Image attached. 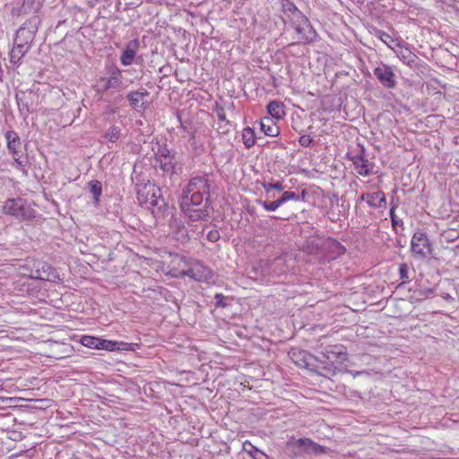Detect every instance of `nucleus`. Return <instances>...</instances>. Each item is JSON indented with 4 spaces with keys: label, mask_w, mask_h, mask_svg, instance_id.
<instances>
[{
    "label": "nucleus",
    "mask_w": 459,
    "mask_h": 459,
    "mask_svg": "<svg viewBox=\"0 0 459 459\" xmlns=\"http://www.w3.org/2000/svg\"><path fill=\"white\" fill-rule=\"evenodd\" d=\"M327 299V297H325V298H319V301H322L324 299Z\"/></svg>",
    "instance_id": "55"
},
{
    "label": "nucleus",
    "mask_w": 459,
    "mask_h": 459,
    "mask_svg": "<svg viewBox=\"0 0 459 459\" xmlns=\"http://www.w3.org/2000/svg\"><path fill=\"white\" fill-rule=\"evenodd\" d=\"M347 159L352 162L354 169L359 176L368 177L377 173L374 171L375 163L366 158L365 148L361 145L357 152L347 153Z\"/></svg>",
    "instance_id": "11"
},
{
    "label": "nucleus",
    "mask_w": 459,
    "mask_h": 459,
    "mask_svg": "<svg viewBox=\"0 0 459 459\" xmlns=\"http://www.w3.org/2000/svg\"><path fill=\"white\" fill-rule=\"evenodd\" d=\"M344 252L345 247L336 239L317 236V264L325 265L340 257Z\"/></svg>",
    "instance_id": "4"
},
{
    "label": "nucleus",
    "mask_w": 459,
    "mask_h": 459,
    "mask_svg": "<svg viewBox=\"0 0 459 459\" xmlns=\"http://www.w3.org/2000/svg\"><path fill=\"white\" fill-rule=\"evenodd\" d=\"M268 262L264 259H259L255 262L251 267L247 270V275L249 278L254 280H260L266 276H270Z\"/></svg>",
    "instance_id": "22"
},
{
    "label": "nucleus",
    "mask_w": 459,
    "mask_h": 459,
    "mask_svg": "<svg viewBox=\"0 0 459 459\" xmlns=\"http://www.w3.org/2000/svg\"><path fill=\"white\" fill-rule=\"evenodd\" d=\"M4 137L6 139V145L10 154H12L17 168H24L27 163V158L22 159L20 157L19 148L22 145V141L18 134L13 130H8Z\"/></svg>",
    "instance_id": "15"
},
{
    "label": "nucleus",
    "mask_w": 459,
    "mask_h": 459,
    "mask_svg": "<svg viewBox=\"0 0 459 459\" xmlns=\"http://www.w3.org/2000/svg\"><path fill=\"white\" fill-rule=\"evenodd\" d=\"M5 214L12 215L22 221L35 218V210L25 199L21 197L7 199L3 207Z\"/></svg>",
    "instance_id": "7"
},
{
    "label": "nucleus",
    "mask_w": 459,
    "mask_h": 459,
    "mask_svg": "<svg viewBox=\"0 0 459 459\" xmlns=\"http://www.w3.org/2000/svg\"><path fill=\"white\" fill-rule=\"evenodd\" d=\"M210 191L211 185L207 176H195L189 180L182 195H187V200L192 204H204L207 198L208 203H211Z\"/></svg>",
    "instance_id": "3"
},
{
    "label": "nucleus",
    "mask_w": 459,
    "mask_h": 459,
    "mask_svg": "<svg viewBox=\"0 0 459 459\" xmlns=\"http://www.w3.org/2000/svg\"><path fill=\"white\" fill-rule=\"evenodd\" d=\"M116 341H110L100 338L99 350H105L108 351H116Z\"/></svg>",
    "instance_id": "37"
},
{
    "label": "nucleus",
    "mask_w": 459,
    "mask_h": 459,
    "mask_svg": "<svg viewBox=\"0 0 459 459\" xmlns=\"http://www.w3.org/2000/svg\"><path fill=\"white\" fill-rule=\"evenodd\" d=\"M148 95L149 92L146 90H143V91H134L127 93L126 99L129 101V106L133 109L140 111L141 109L144 110L147 108L144 98Z\"/></svg>",
    "instance_id": "23"
},
{
    "label": "nucleus",
    "mask_w": 459,
    "mask_h": 459,
    "mask_svg": "<svg viewBox=\"0 0 459 459\" xmlns=\"http://www.w3.org/2000/svg\"><path fill=\"white\" fill-rule=\"evenodd\" d=\"M34 3V0H24L23 1V6H31Z\"/></svg>",
    "instance_id": "51"
},
{
    "label": "nucleus",
    "mask_w": 459,
    "mask_h": 459,
    "mask_svg": "<svg viewBox=\"0 0 459 459\" xmlns=\"http://www.w3.org/2000/svg\"><path fill=\"white\" fill-rule=\"evenodd\" d=\"M179 207L182 212L188 218L189 221L195 222L198 221L207 220L210 215L211 203H208V198L204 204H192L187 200V195H182Z\"/></svg>",
    "instance_id": "8"
},
{
    "label": "nucleus",
    "mask_w": 459,
    "mask_h": 459,
    "mask_svg": "<svg viewBox=\"0 0 459 459\" xmlns=\"http://www.w3.org/2000/svg\"><path fill=\"white\" fill-rule=\"evenodd\" d=\"M317 344V394L326 395L325 389L333 390L334 383L331 376L335 375L336 369L347 359L346 348L342 344Z\"/></svg>",
    "instance_id": "1"
},
{
    "label": "nucleus",
    "mask_w": 459,
    "mask_h": 459,
    "mask_svg": "<svg viewBox=\"0 0 459 459\" xmlns=\"http://www.w3.org/2000/svg\"><path fill=\"white\" fill-rule=\"evenodd\" d=\"M359 201H365L369 207L375 209L384 208L386 204L385 195L383 191L379 190L374 193H363L359 196Z\"/></svg>",
    "instance_id": "19"
},
{
    "label": "nucleus",
    "mask_w": 459,
    "mask_h": 459,
    "mask_svg": "<svg viewBox=\"0 0 459 459\" xmlns=\"http://www.w3.org/2000/svg\"><path fill=\"white\" fill-rule=\"evenodd\" d=\"M411 251L412 255L418 259H423L431 255L432 245L426 232L418 230L413 234L411 241Z\"/></svg>",
    "instance_id": "14"
},
{
    "label": "nucleus",
    "mask_w": 459,
    "mask_h": 459,
    "mask_svg": "<svg viewBox=\"0 0 459 459\" xmlns=\"http://www.w3.org/2000/svg\"><path fill=\"white\" fill-rule=\"evenodd\" d=\"M243 447L244 450L247 452L254 459H268L267 455L253 446L250 442H245Z\"/></svg>",
    "instance_id": "31"
},
{
    "label": "nucleus",
    "mask_w": 459,
    "mask_h": 459,
    "mask_svg": "<svg viewBox=\"0 0 459 459\" xmlns=\"http://www.w3.org/2000/svg\"><path fill=\"white\" fill-rule=\"evenodd\" d=\"M255 133L253 128L247 126L242 132V140L246 148L250 149L255 144Z\"/></svg>",
    "instance_id": "30"
},
{
    "label": "nucleus",
    "mask_w": 459,
    "mask_h": 459,
    "mask_svg": "<svg viewBox=\"0 0 459 459\" xmlns=\"http://www.w3.org/2000/svg\"><path fill=\"white\" fill-rule=\"evenodd\" d=\"M213 111L216 113L217 117H218V119L221 121V122H226L227 124H229L230 122L226 119V114H225V109L219 103V102H215L214 104V107H213Z\"/></svg>",
    "instance_id": "39"
},
{
    "label": "nucleus",
    "mask_w": 459,
    "mask_h": 459,
    "mask_svg": "<svg viewBox=\"0 0 459 459\" xmlns=\"http://www.w3.org/2000/svg\"><path fill=\"white\" fill-rule=\"evenodd\" d=\"M399 277L402 280V284H405L410 281L409 267L404 263L399 265Z\"/></svg>",
    "instance_id": "38"
},
{
    "label": "nucleus",
    "mask_w": 459,
    "mask_h": 459,
    "mask_svg": "<svg viewBox=\"0 0 459 459\" xmlns=\"http://www.w3.org/2000/svg\"><path fill=\"white\" fill-rule=\"evenodd\" d=\"M221 235L217 230H212L207 234V239L211 242H216L220 239Z\"/></svg>",
    "instance_id": "46"
},
{
    "label": "nucleus",
    "mask_w": 459,
    "mask_h": 459,
    "mask_svg": "<svg viewBox=\"0 0 459 459\" xmlns=\"http://www.w3.org/2000/svg\"><path fill=\"white\" fill-rule=\"evenodd\" d=\"M263 187L264 188V190L266 191V193L268 194L271 190L273 189H275V190H278L279 192L282 191L283 190V186H282V183L280 182V181H277L275 183H272V182H264L263 183Z\"/></svg>",
    "instance_id": "40"
},
{
    "label": "nucleus",
    "mask_w": 459,
    "mask_h": 459,
    "mask_svg": "<svg viewBox=\"0 0 459 459\" xmlns=\"http://www.w3.org/2000/svg\"><path fill=\"white\" fill-rule=\"evenodd\" d=\"M121 135V128L117 126H111L105 133L104 137L111 143H116Z\"/></svg>",
    "instance_id": "34"
},
{
    "label": "nucleus",
    "mask_w": 459,
    "mask_h": 459,
    "mask_svg": "<svg viewBox=\"0 0 459 459\" xmlns=\"http://www.w3.org/2000/svg\"><path fill=\"white\" fill-rule=\"evenodd\" d=\"M116 351H135L139 348L138 343H129L122 341H116Z\"/></svg>",
    "instance_id": "35"
},
{
    "label": "nucleus",
    "mask_w": 459,
    "mask_h": 459,
    "mask_svg": "<svg viewBox=\"0 0 459 459\" xmlns=\"http://www.w3.org/2000/svg\"><path fill=\"white\" fill-rule=\"evenodd\" d=\"M15 99L21 116L26 119L35 110L39 95L32 90L19 91L15 94Z\"/></svg>",
    "instance_id": "13"
},
{
    "label": "nucleus",
    "mask_w": 459,
    "mask_h": 459,
    "mask_svg": "<svg viewBox=\"0 0 459 459\" xmlns=\"http://www.w3.org/2000/svg\"><path fill=\"white\" fill-rule=\"evenodd\" d=\"M100 340V338L99 337L83 335L81 337L80 342L85 347L99 350Z\"/></svg>",
    "instance_id": "32"
},
{
    "label": "nucleus",
    "mask_w": 459,
    "mask_h": 459,
    "mask_svg": "<svg viewBox=\"0 0 459 459\" xmlns=\"http://www.w3.org/2000/svg\"><path fill=\"white\" fill-rule=\"evenodd\" d=\"M373 74L385 88L394 89L396 87V76L390 65L381 64L373 70Z\"/></svg>",
    "instance_id": "17"
},
{
    "label": "nucleus",
    "mask_w": 459,
    "mask_h": 459,
    "mask_svg": "<svg viewBox=\"0 0 459 459\" xmlns=\"http://www.w3.org/2000/svg\"><path fill=\"white\" fill-rule=\"evenodd\" d=\"M320 139L317 140L316 144L319 145Z\"/></svg>",
    "instance_id": "57"
},
{
    "label": "nucleus",
    "mask_w": 459,
    "mask_h": 459,
    "mask_svg": "<svg viewBox=\"0 0 459 459\" xmlns=\"http://www.w3.org/2000/svg\"><path fill=\"white\" fill-rule=\"evenodd\" d=\"M138 48L139 41L137 39L130 40L121 54L120 61L122 65H130L134 62Z\"/></svg>",
    "instance_id": "24"
},
{
    "label": "nucleus",
    "mask_w": 459,
    "mask_h": 459,
    "mask_svg": "<svg viewBox=\"0 0 459 459\" xmlns=\"http://www.w3.org/2000/svg\"><path fill=\"white\" fill-rule=\"evenodd\" d=\"M196 281H204L212 278V271L201 263H196L185 273Z\"/></svg>",
    "instance_id": "20"
},
{
    "label": "nucleus",
    "mask_w": 459,
    "mask_h": 459,
    "mask_svg": "<svg viewBox=\"0 0 459 459\" xmlns=\"http://www.w3.org/2000/svg\"><path fill=\"white\" fill-rule=\"evenodd\" d=\"M286 449L295 455H303L316 453V443L307 437L292 439L287 443Z\"/></svg>",
    "instance_id": "18"
},
{
    "label": "nucleus",
    "mask_w": 459,
    "mask_h": 459,
    "mask_svg": "<svg viewBox=\"0 0 459 459\" xmlns=\"http://www.w3.org/2000/svg\"><path fill=\"white\" fill-rule=\"evenodd\" d=\"M426 292H427V293H433V290H432V289H428V290H426Z\"/></svg>",
    "instance_id": "54"
},
{
    "label": "nucleus",
    "mask_w": 459,
    "mask_h": 459,
    "mask_svg": "<svg viewBox=\"0 0 459 459\" xmlns=\"http://www.w3.org/2000/svg\"><path fill=\"white\" fill-rule=\"evenodd\" d=\"M390 219L392 222V228L395 231L396 234H399V228H401L402 230H403V221L399 219L395 214V207L393 206L390 209Z\"/></svg>",
    "instance_id": "33"
},
{
    "label": "nucleus",
    "mask_w": 459,
    "mask_h": 459,
    "mask_svg": "<svg viewBox=\"0 0 459 459\" xmlns=\"http://www.w3.org/2000/svg\"><path fill=\"white\" fill-rule=\"evenodd\" d=\"M376 36L379 39H381V41H383L385 44H386L389 47H390V42L394 41V39L388 33H386L381 30H377L376 31Z\"/></svg>",
    "instance_id": "41"
},
{
    "label": "nucleus",
    "mask_w": 459,
    "mask_h": 459,
    "mask_svg": "<svg viewBox=\"0 0 459 459\" xmlns=\"http://www.w3.org/2000/svg\"><path fill=\"white\" fill-rule=\"evenodd\" d=\"M297 197H298V195L294 192L285 191L282 193V195L279 198V200L281 201V204H282L283 203H285L289 200H291V199H295Z\"/></svg>",
    "instance_id": "44"
},
{
    "label": "nucleus",
    "mask_w": 459,
    "mask_h": 459,
    "mask_svg": "<svg viewBox=\"0 0 459 459\" xmlns=\"http://www.w3.org/2000/svg\"><path fill=\"white\" fill-rule=\"evenodd\" d=\"M177 118L180 124V127L184 130V131H187V126L184 124V122L182 121V118H181V115L179 112H177Z\"/></svg>",
    "instance_id": "48"
},
{
    "label": "nucleus",
    "mask_w": 459,
    "mask_h": 459,
    "mask_svg": "<svg viewBox=\"0 0 459 459\" xmlns=\"http://www.w3.org/2000/svg\"><path fill=\"white\" fill-rule=\"evenodd\" d=\"M293 356L297 357L296 361H295L297 365H299L301 368H305L309 370H312V371L314 370L313 361L315 360V358L312 355L302 351H299L298 354L293 353Z\"/></svg>",
    "instance_id": "27"
},
{
    "label": "nucleus",
    "mask_w": 459,
    "mask_h": 459,
    "mask_svg": "<svg viewBox=\"0 0 459 459\" xmlns=\"http://www.w3.org/2000/svg\"><path fill=\"white\" fill-rule=\"evenodd\" d=\"M160 189L154 185L144 184L141 188H137L136 195L138 202L143 204L150 205V208L157 210V212H164L168 205L161 195Z\"/></svg>",
    "instance_id": "5"
},
{
    "label": "nucleus",
    "mask_w": 459,
    "mask_h": 459,
    "mask_svg": "<svg viewBox=\"0 0 459 459\" xmlns=\"http://www.w3.org/2000/svg\"><path fill=\"white\" fill-rule=\"evenodd\" d=\"M170 226L178 230V235H179V238H187V230L181 221H178L177 219H175L170 223Z\"/></svg>",
    "instance_id": "36"
},
{
    "label": "nucleus",
    "mask_w": 459,
    "mask_h": 459,
    "mask_svg": "<svg viewBox=\"0 0 459 459\" xmlns=\"http://www.w3.org/2000/svg\"><path fill=\"white\" fill-rule=\"evenodd\" d=\"M442 298L446 299V301L452 302L455 300V299L450 294H444L442 295Z\"/></svg>",
    "instance_id": "50"
},
{
    "label": "nucleus",
    "mask_w": 459,
    "mask_h": 459,
    "mask_svg": "<svg viewBox=\"0 0 459 459\" xmlns=\"http://www.w3.org/2000/svg\"><path fill=\"white\" fill-rule=\"evenodd\" d=\"M116 112H117V108H109V113L114 114Z\"/></svg>",
    "instance_id": "52"
},
{
    "label": "nucleus",
    "mask_w": 459,
    "mask_h": 459,
    "mask_svg": "<svg viewBox=\"0 0 459 459\" xmlns=\"http://www.w3.org/2000/svg\"><path fill=\"white\" fill-rule=\"evenodd\" d=\"M316 449H317V456H319L321 454L326 453V448L321 445L317 444Z\"/></svg>",
    "instance_id": "49"
},
{
    "label": "nucleus",
    "mask_w": 459,
    "mask_h": 459,
    "mask_svg": "<svg viewBox=\"0 0 459 459\" xmlns=\"http://www.w3.org/2000/svg\"><path fill=\"white\" fill-rule=\"evenodd\" d=\"M267 111L270 115L269 117H273V119H281L285 116L284 105L276 100L268 103Z\"/></svg>",
    "instance_id": "26"
},
{
    "label": "nucleus",
    "mask_w": 459,
    "mask_h": 459,
    "mask_svg": "<svg viewBox=\"0 0 459 459\" xmlns=\"http://www.w3.org/2000/svg\"><path fill=\"white\" fill-rule=\"evenodd\" d=\"M268 262V269L270 276H280L287 272V255L282 254L273 259L266 260Z\"/></svg>",
    "instance_id": "21"
},
{
    "label": "nucleus",
    "mask_w": 459,
    "mask_h": 459,
    "mask_svg": "<svg viewBox=\"0 0 459 459\" xmlns=\"http://www.w3.org/2000/svg\"><path fill=\"white\" fill-rule=\"evenodd\" d=\"M262 205L266 211H275L278 207L281 205V204L278 198L277 200L273 202L264 201L262 202Z\"/></svg>",
    "instance_id": "42"
},
{
    "label": "nucleus",
    "mask_w": 459,
    "mask_h": 459,
    "mask_svg": "<svg viewBox=\"0 0 459 459\" xmlns=\"http://www.w3.org/2000/svg\"><path fill=\"white\" fill-rule=\"evenodd\" d=\"M31 278L56 282L60 280L57 271L44 261L34 263V269L31 271Z\"/></svg>",
    "instance_id": "16"
},
{
    "label": "nucleus",
    "mask_w": 459,
    "mask_h": 459,
    "mask_svg": "<svg viewBox=\"0 0 459 459\" xmlns=\"http://www.w3.org/2000/svg\"><path fill=\"white\" fill-rule=\"evenodd\" d=\"M3 73H0V82H2Z\"/></svg>",
    "instance_id": "56"
},
{
    "label": "nucleus",
    "mask_w": 459,
    "mask_h": 459,
    "mask_svg": "<svg viewBox=\"0 0 459 459\" xmlns=\"http://www.w3.org/2000/svg\"><path fill=\"white\" fill-rule=\"evenodd\" d=\"M455 290H456L457 298L459 300V284L455 287Z\"/></svg>",
    "instance_id": "53"
},
{
    "label": "nucleus",
    "mask_w": 459,
    "mask_h": 459,
    "mask_svg": "<svg viewBox=\"0 0 459 459\" xmlns=\"http://www.w3.org/2000/svg\"><path fill=\"white\" fill-rule=\"evenodd\" d=\"M39 23L40 20L38 16H33L27 20L16 31L14 42L30 48V44L34 40Z\"/></svg>",
    "instance_id": "12"
},
{
    "label": "nucleus",
    "mask_w": 459,
    "mask_h": 459,
    "mask_svg": "<svg viewBox=\"0 0 459 459\" xmlns=\"http://www.w3.org/2000/svg\"><path fill=\"white\" fill-rule=\"evenodd\" d=\"M108 76H101L96 81V92L98 94H105L111 90L120 91L125 89L126 85L123 82V73L116 65H110L107 68Z\"/></svg>",
    "instance_id": "6"
},
{
    "label": "nucleus",
    "mask_w": 459,
    "mask_h": 459,
    "mask_svg": "<svg viewBox=\"0 0 459 459\" xmlns=\"http://www.w3.org/2000/svg\"><path fill=\"white\" fill-rule=\"evenodd\" d=\"M320 271H322V273L325 278H327L330 274V273H329L330 267L329 266L322 267V268L317 266V277L321 276ZM316 281H319V278H316Z\"/></svg>",
    "instance_id": "47"
},
{
    "label": "nucleus",
    "mask_w": 459,
    "mask_h": 459,
    "mask_svg": "<svg viewBox=\"0 0 459 459\" xmlns=\"http://www.w3.org/2000/svg\"><path fill=\"white\" fill-rule=\"evenodd\" d=\"M88 188L93 195V204L95 206L100 205V196L102 195V185L99 180H91L88 182Z\"/></svg>",
    "instance_id": "29"
},
{
    "label": "nucleus",
    "mask_w": 459,
    "mask_h": 459,
    "mask_svg": "<svg viewBox=\"0 0 459 459\" xmlns=\"http://www.w3.org/2000/svg\"><path fill=\"white\" fill-rule=\"evenodd\" d=\"M30 48L28 46L14 42L13 48L10 52V62L13 64H17L30 50Z\"/></svg>",
    "instance_id": "28"
},
{
    "label": "nucleus",
    "mask_w": 459,
    "mask_h": 459,
    "mask_svg": "<svg viewBox=\"0 0 459 459\" xmlns=\"http://www.w3.org/2000/svg\"><path fill=\"white\" fill-rule=\"evenodd\" d=\"M313 143V137L310 134H303L299 137V143L302 146H310Z\"/></svg>",
    "instance_id": "45"
},
{
    "label": "nucleus",
    "mask_w": 459,
    "mask_h": 459,
    "mask_svg": "<svg viewBox=\"0 0 459 459\" xmlns=\"http://www.w3.org/2000/svg\"><path fill=\"white\" fill-rule=\"evenodd\" d=\"M282 10L285 14L292 15L293 18L297 19V22H299V24L296 26V31L299 34H303L306 30V27L309 29V33L312 34L313 37L304 34L301 39L307 42L312 41L313 38L316 37V32L314 31L313 27L309 23L307 18L299 11L295 4L289 0H283Z\"/></svg>",
    "instance_id": "9"
},
{
    "label": "nucleus",
    "mask_w": 459,
    "mask_h": 459,
    "mask_svg": "<svg viewBox=\"0 0 459 459\" xmlns=\"http://www.w3.org/2000/svg\"><path fill=\"white\" fill-rule=\"evenodd\" d=\"M322 341V338L317 339V342H320Z\"/></svg>",
    "instance_id": "58"
},
{
    "label": "nucleus",
    "mask_w": 459,
    "mask_h": 459,
    "mask_svg": "<svg viewBox=\"0 0 459 459\" xmlns=\"http://www.w3.org/2000/svg\"><path fill=\"white\" fill-rule=\"evenodd\" d=\"M317 199L319 204L317 207L323 215H326L331 221L340 220L341 211L339 209V199L335 195H325L324 191L317 187Z\"/></svg>",
    "instance_id": "10"
},
{
    "label": "nucleus",
    "mask_w": 459,
    "mask_h": 459,
    "mask_svg": "<svg viewBox=\"0 0 459 459\" xmlns=\"http://www.w3.org/2000/svg\"><path fill=\"white\" fill-rule=\"evenodd\" d=\"M155 169L162 172L163 177L178 176L182 172V164L178 161L177 152L169 149L166 143H157V150L154 151Z\"/></svg>",
    "instance_id": "2"
},
{
    "label": "nucleus",
    "mask_w": 459,
    "mask_h": 459,
    "mask_svg": "<svg viewBox=\"0 0 459 459\" xmlns=\"http://www.w3.org/2000/svg\"><path fill=\"white\" fill-rule=\"evenodd\" d=\"M261 130L268 136H277L280 134V128L273 117H264L260 121Z\"/></svg>",
    "instance_id": "25"
},
{
    "label": "nucleus",
    "mask_w": 459,
    "mask_h": 459,
    "mask_svg": "<svg viewBox=\"0 0 459 459\" xmlns=\"http://www.w3.org/2000/svg\"><path fill=\"white\" fill-rule=\"evenodd\" d=\"M215 307H225L228 305L225 303V296L222 293H217L214 296Z\"/></svg>",
    "instance_id": "43"
}]
</instances>
